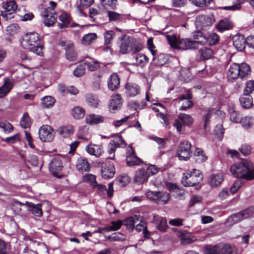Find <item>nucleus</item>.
Listing matches in <instances>:
<instances>
[{
	"instance_id": "nucleus-59",
	"label": "nucleus",
	"mask_w": 254,
	"mask_h": 254,
	"mask_svg": "<svg viewBox=\"0 0 254 254\" xmlns=\"http://www.w3.org/2000/svg\"><path fill=\"white\" fill-rule=\"evenodd\" d=\"M114 35L115 33L113 31H108L104 33L105 44L106 45H108L110 44Z\"/></svg>"
},
{
	"instance_id": "nucleus-37",
	"label": "nucleus",
	"mask_w": 254,
	"mask_h": 254,
	"mask_svg": "<svg viewBox=\"0 0 254 254\" xmlns=\"http://www.w3.org/2000/svg\"><path fill=\"white\" fill-rule=\"evenodd\" d=\"M59 133L63 137H68L73 134V130L72 126L63 127L58 130Z\"/></svg>"
},
{
	"instance_id": "nucleus-12",
	"label": "nucleus",
	"mask_w": 254,
	"mask_h": 254,
	"mask_svg": "<svg viewBox=\"0 0 254 254\" xmlns=\"http://www.w3.org/2000/svg\"><path fill=\"white\" fill-rule=\"evenodd\" d=\"M83 182L90 184L93 189L99 190H106V187L103 184H98L96 181V176L94 175L89 174L82 177Z\"/></svg>"
},
{
	"instance_id": "nucleus-47",
	"label": "nucleus",
	"mask_w": 254,
	"mask_h": 254,
	"mask_svg": "<svg viewBox=\"0 0 254 254\" xmlns=\"http://www.w3.org/2000/svg\"><path fill=\"white\" fill-rule=\"evenodd\" d=\"M240 122L242 126L246 128L249 129L254 125V120L251 117H245L240 120Z\"/></svg>"
},
{
	"instance_id": "nucleus-36",
	"label": "nucleus",
	"mask_w": 254,
	"mask_h": 254,
	"mask_svg": "<svg viewBox=\"0 0 254 254\" xmlns=\"http://www.w3.org/2000/svg\"><path fill=\"white\" fill-rule=\"evenodd\" d=\"M142 48V45L140 43L137 42L136 40L133 37H130L129 51L131 52L132 53H135L140 51Z\"/></svg>"
},
{
	"instance_id": "nucleus-29",
	"label": "nucleus",
	"mask_w": 254,
	"mask_h": 254,
	"mask_svg": "<svg viewBox=\"0 0 254 254\" xmlns=\"http://www.w3.org/2000/svg\"><path fill=\"white\" fill-rule=\"evenodd\" d=\"M148 175L146 174L145 170L139 169L135 173L134 181L138 184H142L148 179Z\"/></svg>"
},
{
	"instance_id": "nucleus-2",
	"label": "nucleus",
	"mask_w": 254,
	"mask_h": 254,
	"mask_svg": "<svg viewBox=\"0 0 254 254\" xmlns=\"http://www.w3.org/2000/svg\"><path fill=\"white\" fill-rule=\"evenodd\" d=\"M21 44L24 49L39 56L42 55L44 45L41 43L37 33L30 32L25 34L22 37Z\"/></svg>"
},
{
	"instance_id": "nucleus-48",
	"label": "nucleus",
	"mask_w": 254,
	"mask_h": 254,
	"mask_svg": "<svg viewBox=\"0 0 254 254\" xmlns=\"http://www.w3.org/2000/svg\"><path fill=\"white\" fill-rule=\"evenodd\" d=\"M129 182V178L126 175H121L116 180V184L121 187L126 186Z\"/></svg>"
},
{
	"instance_id": "nucleus-5",
	"label": "nucleus",
	"mask_w": 254,
	"mask_h": 254,
	"mask_svg": "<svg viewBox=\"0 0 254 254\" xmlns=\"http://www.w3.org/2000/svg\"><path fill=\"white\" fill-rule=\"evenodd\" d=\"M202 179L203 175L199 170L193 169L183 177L181 182L185 187H190L199 184Z\"/></svg>"
},
{
	"instance_id": "nucleus-27",
	"label": "nucleus",
	"mask_w": 254,
	"mask_h": 254,
	"mask_svg": "<svg viewBox=\"0 0 254 254\" xmlns=\"http://www.w3.org/2000/svg\"><path fill=\"white\" fill-rule=\"evenodd\" d=\"M104 119L103 116L95 114H90L87 115L86 122L90 125H96L103 122Z\"/></svg>"
},
{
	"instance_id": "nucleus-19",
	"label": "nucleus",
	"mask_w": 254,
	"mask_h": 254,
	"mask_svg": "<svg viewBox=\"0 0 254 254\" xmlns=\"http://www.w3.org/2000/svg\"><path fill=\"white\" fill-rule=\"evenodd\" d=\"M227 76L229 80L233 81L240 76V67L239 64L236 63H233L229 67L227 72Z\"/></svg>"
},
{
	"instance_id": "nucleus-20",
	"label": "nucleus",
	"mask_w": 254,
	"mask_h": 254,
	"mask_svg": "<svg viewBox=\"0 0 254 254\" xmlns=\"http://www.w3.org/2000/svg\"><path fill=\"white\" fill-rule=\"evenodd\" d=\"M115 173L114 166L112 163H108L102 167L101 174L103 178L109 179L113 178Z\"/></svg>"
},
{
	"instance_id": "nucleus-4",
	"label": "nucleus",
	"mask_w": 254,
	"mask_h": 254,
	"mask_svg": "<svg viewBox=\"0 0 254 254\" xmlns=\"http://www.w3.org/2000/svg\"><path fill=\"white\" fill-rule=\"evenodd\" d=\"M145 197L154 201L158 204H164L169 199V194L167 191H147L145 196L137 195L132 197L131 201L139 202L144 199Z\"/></svg>"
},
{
	"instance_id": "nucleus-33",
	"label": "nucleus",
	"mask_w": 254,
	"mask_h": 254,
	"mask_svg": "<svg viewBox=\"0 0 254 254\" xmlns=\"http://www.w3.org/2000/svg\"><path fill=\"white\" fill-rule=\"evenodd\" d=\"M194 156L196 162L198 163L204 162L207 159V157L203 150L199 148L195 149L194 152Z\"/></svg>"
},
{
	"instance_id": "nucleus-22",
	"label": "nucleus",
	"mask_w": 254,
	"mask_h": 254,
	"mask_svg": "<svg viewBox=\"0 0 254 254\" xmlns=\"http://www.w3.org/2000/svg\"><path fill=\"white\" fill-rule=\"evenodd\" d=\"M108 86L111 91H114L120 86V78L119 75L116 73L112 74L109 78Z\"/></svg>"
},
{
	"instance_id": "nucleus-25",
	"label": "nucleus",
	"mask_w": 254,
	"mask_h": 254,
	"mask_svg": "<svg viewBox=\"0 0 254 254\" xmlns=\"http://www.w3.org/2000/svg\"><path fill=\"white\" fill-rule=\"evenodd\" d=\"M13 87V84L9 79H4L2 86L0 87V98L4 97L10 92Z\"/></svg>"
},
{
	"instance_id": "nucleus-53",
	"label": "nucleus",
	"mask_w": 254,
	"mask_h": 254,
	"mask_svg": "<svg viewBox=\"0 0 254 254\" xmlns=\"http://www.w3.org/2000/svg\"><path fill=\"white\" fill-rule=\"evenodd\" d=\"M244 219H248L254 214V206H251L241 211Z\"/></svg>"
},
{
	"instance_id": "nucleus-60",
	"label": "nucleus",
	"mask_w": 254,
	"mask_h": 254,
	"mask_svg": "<svg viewBox=\"0 0 254 254\" xmlns=\"http://www.w3.org/2000/svg\"><path fill=\"white\" fill-rule=\"evenodd\" d=\"M111 141L115 144L117 147L124 148L126 146V143L121 136H117L114 140Z\"/></svg>"
},
{
	"instance_id": "nucleus-39",
	"label": "nucleus",
	"mask_w": 254,
	"mask_h": 254,
	"mask_svg": "<svg viewBox=\"0 0 254 254\" xmlns=\"http://www.w3.org/2000/svg\"><path fill=\"white\" fill-rule=\"evenodd\" d=\"M97 38L95 33H88L85 35L82 38V42L85 45H90Z\"/></svg>"
},
{
	"instance_id": "nucleus-57",
	"label": "nucleus",
	"mask_w": 254,
	"mask_h": 254,
	"mask_svg": "<svg viewBox=\"0 0 254 254\" xmlns=\"http://www.w3.org/2000/svg\"><path fill=\"white\" fill-rule=\"evenodd\" d=\"M108 15L110 21H120L122 19V14L115 11H108Z\"/></svg>"
},
{
	"instance_id": "nucleus-35",
	"label": "nucleus",
	"mask_w": 254,
	"mask_h": 254,
	"mask_svg": "<svg viewBox=\"0 0 254 254\" xmlns=\"http://www.w3.org/2000/svg\"><path fill=\"white\" fill-rule=\"evenodd\" d=\"M244 218L242 216L241 212L234 213L229 216L227 219V223L229 225H233L241 221Z\"/></svg>"
},
{
	"instance_id": "nucleus-16",
	"label": "nucleus",
	"mask_w": 254,
	"mask_h": 254,
	"mask_svg": "<svg viewBox=\"0 0 254 254\" xmlns=\"http://www.w3.org/2000/svg\"><path fill=\"white\" fill-rule=\"evenodd\" d=\"M90 168V164L85 158L80 157L77 159L76 168L79 172H89Z\"/></svg>"
},
{
	"instance_id": "nucleus-62",
	"label": "nucleus",
	"mask_w": 254,
	"mask_h": 254,
	"mask_svg": "<svg viewBox=\"0 0 254 254\" xmlns=\"http://www.w3.org/2000/svg\"><path fill=\"white\" fill-rule=\"evenodd\" d=\"M207 41L209 42V45H215L218 42V36L214 33H211L208 36Z\"/></svg>"
},
{
	"instance_id": "nucleus-61",
	"label": "nucleus",
	"mask_w": 254,
	"mask_h": 254,
	"mask_svg": "<svg viewBox=\"0 0 254 254\" xmlns=\"http://www.w3.org/2000/svg\"><path fill=\"white\" fill-rule=\"evenodd\" d=\"M244 3V0H238V3L229 6H224L223 9L225 10H237L241 8V5Z\"/></svg>"
},
{
	"instance_id": "nucleus-54",
	"label": "nucleus",
	"mask_w": 254,
	"mask_h": 254,
	"mask_svg": "<svg viewBox=\"0 0 254 254\" xmlns=\"http://www.w3.org/2000/svg\"><path fill=\"white\" fill-rule=\"evenodd\" d=\"M150 138L156 142L158 145V148L159 149H161L165 147L166 142L168 140L166 138H159L157 136H151L150 137Z\"/></svg>"
},
{
	"instance_id": "nucleus-14",
	"label": "nucleus",
	"mask_w": 254,
	"mask_h": 254,
	"mask_svg": "<svg viewBox=\"0 0 254 254\" xmlns=\"http://www.w3.org/2000/svg\"><path fill=\"white\" fill-rule=\"evenodd\" d=\"M43 23L48 27L53 26L57 20L56 14L50 11L49 8L45 9L43 14Z\"/></svg>"
},
{
	"instance_id": "nucleus-58",
	"label": "nucleus",
	"mask_w": 254,
	"mask_h": 254,
	"mask_svg": "<svg viewBox=\"0 0 254 254\" xmlns=\"http://www.w3.org/2000/svg\"><path fill=\"white\" fill-rule=\"evenodd\" d=\"M117 147L115 143H113L112 141L108 144V153L110 154L108 157L109 159H114L115 158V152Z\"/></svg>"
},
{
	"instance_id": "nucleus-46",
	"label": "nucleus",
	"mask_w": 254,
	"mask_h": 254,
	"mask_svg": "<svg viewBox=\"0 0 254 254\" xmlns=\"http://www.w3.org/2000/svg\"><path fill=\"white\" fill-rule=\"evenodd\" d=\"M86 101L90 106L94 108L97 107L100 102L98 98L92 94H88L86 96Z\"/></svg>"
},
{
	"instance_id": "nucleus-45",
	"label": "nucleus",
	"mask_w": 254,
	"mask_h": 254,
	"mask_svg": "<svg viewBox=\"0 0 254 254\" xmlns=\"http://www.w3.org/2000/svg\"><path fill=\"white\" fill-rule=\"evenodd\" d=\"M55 102V99L53 97L48 96L42 98L41 104L43 108H48L52 107Z\"/></svg>"
},
{
	"instance_id": "nucleus-9",
	"label": "nucleus",
	"mask_w": 254,
	"mask_h": 254,
	"mask_svg": "<svg viewBox=\"0 0 254 254\" xmlns=\"http://www.w3.org/2000/svg\"><path fill=\"white\" fill-rule=\"evenodd\" d=\"M191 144L188 141L180 143L177 149V156L180 160L187 161L191 157Z\"/></svg>"
},
{
	"instance_id": "nucleus-55",
	"label": "nucleus",
	"mask_w": 254,
	"mask_h": 254,
	"mask_svg": "<svg viewBox=\"0 0 254 254\" xmlns=\"http://www.w3.org/2000/svg\"><path fill=\"white\" fill-rule=\"evenodd\" d=\"M254 90V81L249 80L246 84V87L244 90V94L250 95V94Z\"/></svg>"
},
{
	"instance_id": "nucleus-18",
	"label": "nucleus",
	"mask_w": 254,
	"mask_h": 254,
	"mask_svg": "<svg viewBox=\"0 0 254 254\" xmlns=\"http://www.w3.org/2000/svg\"><path fill=\"white\" fill-rule=\"evenodd\" d=\"M26 207L28 211L35 216L40 217L42 216V205L40 203L35 204L33 203L26 201L25 202Z\"/></svg>"
},
{
	"instance_id": "nucleus-6",
	"label": "nucleus",
	"mask_w": 254,
	"mask_h": 254,
	"mask_svg": "<svg viewBox=\"0 0 254 254\" xmlns=\"http://www.w3.org/2000/svg\"><path fill=\"white\" fill-rule=\"evenodd\" d=\"M204 251L205 254H236L235 249L227 244L206 246L204 248Z\"/></svg>"
},
{
	"instance_id": "nucleus-52",
	"label": "nucleus",
	"mask_w": 254,
	"mask_h": 254,
	"mask_svg": "<svg viewBox=\"0 0 254 254\" xmlns=\"http://www.w3.org/2000/svg\"><path fill=\"white\" fill-rule=\"evenodd\" d=\"M157 217L155 216L154 220L158 222V224L157 226L158 229L162 231H164L167 227V221L165 218L163 217L159 218L158 220H157Z\"/></svg>"
},
{
	"instance_id": "nucleus-32",
	"label": "nucleus",
	"mask_w": 254,
	"mask_h": 254,
	"mask_svg": "<svg viewBox=\"0 0 254 254\" xmlns=\"http://www.w3.org/2000/svg\"><path fill=\"white\" fill-rule=\"evenodd\" d=\"M240 102L241 106L244 108L248 109L251 108L253 105V99L251 96L244 95L240 97Z\"/></svg>"
},
{
	"instance_id": "nucleus-34",
	"label": "nucleus",
	"mask_w": 254,
	"mask_h": 254,
	"mask_svg": "<svg viewBox=\"0 0 254 254\" xmlns=\"http://www.w3.org/2000/svg\"><path fill=\"white\" fill-rule=\"evenodd\" d=\"M223 177L222 174L212 175L209 181V184L212 187L219 186L223 181Z\"/></svg>"
},
{
	"instance_id": "nucleus-28",
	"label": "nucleus",
	"mask_w": 254,
	"mask_h": 254,
	"mask_svg": "<svg viewBox=\"0 0 254 254\" xmlns=\"http://www.w3.org/2000/svg\"><path fill=\"white\" fill-rule=\"evenodd\" d=\"M122 105L121 97L119 94L113 95L111 97V100L110 103V109L112 111H115L120 108Z\"/></svg>"
},
{
	"instance_id": "nucleus-11",
	"label": "nucleus",
	"mask_w": 254,
	"mask_h": 254,
	"mask_svg": "<svg viewBox=\"0 0 254 254\" xmlns=\"http://www.w3.org/2000/svg\"><path fill=\"white\" fill-rule=\"evenodd\" d=\"M39 136L40 140L43 142H50L54 139L55 135L51 127L45 125L40 128Z\"/></svg>"
},
{
	"instance_id": "nucleus-31",
	"label": "nucleus",
	"mask_w": 254,
	"mask_h": 254,
	"mask_svg": "<svg viewBox=\"0 0 254 254\" xmlns=\"http://www.w3.org/2000/svg\"><path fill=\"white\" fill-rule=\"evenodd\" d=\"M200 55V58L202 60H206L210 59L213 55V51L207 47H203L198 50Z\"/></svg>"
},
{
	"instance_id": "nucleus-50",
	"label": "nucleus",
	"mask_w": 254,
	"mask_h": 254,
	"mask_svg": "<svg viewBox=\"0 0 254 254\" xmlns=\"http://www.w3.org/2000/svg\"><path fill=\"white\" fill-rule=\"evenodd\" d=\"M85 65L84 64H80L73 70V75L77 77L82 76L85 73Z\"/></svg>"
},
{
	"instance_id": "nucleus-26",
	"label": "nucleus",
	"mask_w": 254,
	"mask_h": 254,
	"mask_svg": "<svg viewBox=\"0 0 254 254\" xmlns=\"http://www.w3.org/2000/svg\"><path fill=\"white\" fill-rule=\"evenodd\" d=\"M2 7L4 9V11L7 12L9 15H11L16 11L17 6L14 0H10L3 2Z\"/></svg>"
},
{
	"instance_id": "nucleus-38",
	"label": "nucleus",
	"mask_w": 254,
	"mask_h": 254,
	"mask_svg": "<svg viewBox=\"0 0 254 254\" xmlns=\"http://www.w3.org/2000/svg\"><path fill=\"white\" fill-rule=\"evenodd\" d=\"M134 228L135 230L138 232H140L142 231L143 234L144 235V236H147L148 231L147 230L146 224L145 221L143 220V218L141 216L140 220L138 221V223H137L135 225Z\"/></svg>"
},
{
	"instance_id": "nucleus-40",
	"label": "nucleus",
	"mask_w": 254,
	"mask_h": 254,
	"mask_svg": "<svg viewBox=\"0 0 254 254\" xmlns=\"http://www.w3.org/2000/svg\"><path fill=\"white\" fill-rule=\"evenodd\" d=\"M84 64L87 66L89 70L92 71L97 70L100 66V63L94 60L90 61H85Z\"/></svg>"
},
{
	"instance_id": "nucleus-13",
	"label": "nucleus",
	"mask_w": 254,
	"mask_h": 254,
	"mask_svg": "<svg viewBox=\"0 0 254 254\" xmlns=\"http://www.w3.org/2000/svg\"><path fill=\"white\" fill-rule=\"evenodd\" d=\"M63 168L62 161L60 157L54 158L49 164V170L55 176H58Z\"/></svg>"
},
{
	"instance_id": "nucleus-21",
	"label": "nucleus",
	"mask_w": 254,
	"mask_h": 254,
	"mask_svg": "<svg viewBox=\"0 0 254 254\" xmlns=\"http://www.w3.org/2000/svg\"><path fill=\"white\" fill-rule=\"evenodd\" d=\"M87 152L92 155L99 157L103 153V149L102 145L90 144L87 146L86 149Z\"/></svg>"
},
{
	"instance_id": "nucleus-23",
	"label": "nucleus",
	"mask_w": 254,
	"mask_h": 254,
	"mask_svg": "<svg viewBox=\"0 0 254 254\" xmlns=\"http://www.w3.org/2000/svg\"><path fill=\"white\" fill-rule=\"evenodd\" d=\"M127 94L130 97H133L139 94L140 88L139 86L135 83H127L126 85Z\"/></svg>"
},
{
	"instance_id": "nucleus-49",
	"label": "nucleus",
	"mask_w": 254,
	"mask_h": 254,
	"mask_svg": "<svg viewBox=\"0 0 254 254\" xmlns=\"http://www.w3.org/2000/svg\"><path fill=\"white\" fill-rule=\"evenodd\" d=\"M136 64L140 66H143L148 63V58L142 54H138L135 56Z\"/></svg>"
},
{
	"instance_id": "nucleus-3",
	"label": "nucleus",
	"mask_w": 254,
	"mask_h": 254,
	"mask_svg": "<svg viewBox=\"0 0 254 254\" xmlns=\"http://www.w3.org/2000/svg\"><path fill=\"white\" fill-rule=\"evenodd\" d=\"M166 38L171 47L183 50L196 49V43L188 39H180L174 35H167Z\"/></svg>"
},
{
	"instance_id": "nucleus-15",
	"label": "nucleus",
	"mask_w": 254,
	"mask_h": 254,
	"mask_svg": "<svg viewBox=\"0 0 254 254\" xmlns=\"http://www.w3.org/2000/svg\"><path fill=\"white\" fill-rule=\"evenodd\" d=\"M119 39L120 41V52L122 54L127 53L129 51L130 37L124 35L120 37Z\"/></svg>"
},
{
	"instance_id": "nucleus-41",
	"label": "nucleus",
	"mask_w": 254,
	"mask_h": 254,
	"mask_svg": "<svg viewBox=\"0 0 254 254\" xmlns=\"http://www.w3.org/2000/svg\"><path fill=\"white\" fill-rule=\"evenodd\" d=\"M126 161L127 165L129 166L139 165L141 162L140 159L135 154L127 155Z\"/></svg>"
},
{
	"instance_id": "nucleus-44",
	"label": "nucleus",
	"mask_w": 254,
	"mask_h": 254,
	"mask_svg": "<svg viewBox=\"0 0 254 254\" xmlns=\"http://www.w3.org/2000/svg\"><path fill=\"white\" fill-rule=\"evenodd\" d=\"M240 67V77L243 78L248 75L250 74L251 69L250 66L246 63H243L241 65L239 64Z\"/></svg>"
},
{
	"instance_id": "nucleus-42",
	"label": "nucleus",
	"mask_w": 254,
	"mask_h": 254,
	"mask_svg": "<svg viewBox=\"0 0 254 254\" xmlns=\"http://www.w3.org/2000/svg\"><path fill=\"white\" fill-rule=\"evenodd\" d=\"M179 103L182 105L180 109L181 110H186L193 105V103L190 100L186 99L185 95H182L180 97Z\"/></svg>"
},
{
	"instance_id": "nucleus-30",
	"label": "nucleus",
	"mask_w": 254,
	"mask_h": 254,
	"mask_svg": "<svg viewBox=\"0 0 254 254\" xmlns=\"http://www.w3.org/2000/svg\"><path fill=\"white\" fill-rule=\"evenodd\" d=\"M233 27V24L229 19L224 18L219 21L216 25L217 29L220 31L227 30Z\"/></svg>"
},
{
	"instance_id": "nucleus-7",
	"label": "nucleus",
	"mask_w": 254,
	"mask_h": 254,
	"mask_svg": "<svg viewBox=\"0 0 254 254\" xmlns=\"http://www.w3.org/2000/svg\"><path fill=\"white\" fill-rule=\"evenodd\" d=\"M178 119L174 121L173 126L176 128L179 133L183 132L185 130V126L191 125L194 120L190 115L180 113L178 116Z\"/></svg>"
},
{
	"instance_id": "nucleus-24",
	"label": "nucleus",
	"mask_w": 254,
	"mask_h": 254,
	"mask_svg": "<svg viewBox=\"0 0 254 254\" xmlns=\"http://www.w3.org/2000/svg\"><path fill=\"white\" fill-rule=\"evenodd\" d=\"M140 218L141 216L135 215L132 217L126 219L124 224L128 230L130 231H132L135 227V225L138 223V221L140 220Z\"/></svg>"
},
{
	"instance_id": "nucleus-56",
	"label": "nucleus",
	"mask_w": 254,
	"mask_h": 254,
	"mask_svg": "<svg viewBox=\"0 0 254 254\" xmlns=\"http://www.w3.org/2000/svg\"><path fill=\"white\" fill-rule=\"evenodd\" d=\"M102 5L106 8L109 7L112 9L116 8L117 0H101Z\"/></svg>"
},
{
	"instance_id": "nucleus-1",
	"label": "nucleus",
	"mask_w": 254,
	"mask_h": 254,
	"mask_svg": "<svg viewBox=\"0 0 254 254\" xmlns=\"http://www.w3.org/2000/svg\"><path fill=\"white\" fill-rule=\"evenodd\" d=\"M230 171L236 177L248 180L254 179V164L248 160L232 165Z\"/></svg>"
},
{
	"instance_id": "nucleus-43",
	"label": "nucleus",
	"mask_w": 254,
	"mask_h": 254,
	"mask_svg": "<svg viewBox=\"0 0 254 254\" xmlns=\"http://www.w3.org/2000/svg\"><path fill=\"white\" fill-rule=\"evenodd\" d=\"M72 115L73 117L76 119H80L85 115V111L81 107L79 106L75 107L72 110Z\"/></svg>"
},
{
	"instance_id": "nucleus-10",
	"label": "nucleus",
	"mask_w": 254,
	"mask_h": 254,
	"mask_svg": "<svg viewBox=\"0 0 254 254\" xmlns=\"http://www.w3.org/2000/svg\"><path fill=\"white\" fill-rule=\"evenodd\" d=\"M60 45L64 47L67 60L70 62H74L77 60V53L74 49L73 44L70 41H61Z\"/></svg>"
},
{
	"instance_id": "nucleus-64",
	"label": "nucleus",
	"mask_w": 254,
	"mask_h": 254,
	"mask_svg": "<svg viewBox=\"0 0 254 254\" xmlns=\"http://www.w3.org/2000/svg\"><path fill=\"white\" fill-rule=\"evenodd\" d=\"M0 128H2L4 131L6 132H9L13 130L12 126L7 122L0 123Z\"/></svg>"
},
{
	"instance_id": "nucleus-51",
	"label": "nucleus",
	"mask_w": 254,
	"mask_h": 254,
	"mask_svg": "<svg viewBox=\"0 0 254 254\" xmlns=\"http://www.w3.org/2000/svg\"><path fill=\"white\" fill-rule=\"evenodd\" d=\"M31 123L30 118L28 114L27 113L24 114L21 119L20 126L23 128H26L30 127Z\"/></svg>"
},
{
	"instance_id": "nucleus-63",
	"label": "nucleus",
	"mask_w": 254,
	"mask_h": 254,
	"mask_svg": "<svg viewBox=\"0 0 254 254\" xmlns=\"http://www.w3.org/2000/svg\"><path fill=\"white\" fill-rule=\"evenodd\" d=\"M214 111L213 110L207 109L205 111V114L204 116V128H206L207 126L209 124L210 122V118L213 114Z\"/></svg>"
},
{
	"instance_id": "nucleus-8",
	"label": "nucleus",
	"mask_w": 254,
	"mask_h": 254,
	"mask_svg": "<svg viewBox=\"0 0 254 254\" xmlns=\"http://www.w3.org/2000/svg\"><path fill=\"white\" fill-rule=\"evenodd\" d=\"M214 21L213 15H200L196 17L195 23L197 29L204 30L211 27Z\"/></svg>"
},
{
	"instance_id": "nucleus-17",
	"label": "nucleus",
	"mask_w": 254,
	"mask_h": 254,
	"mask_svg": "<svg viewBox=\"0 0 254 254\" xmlns=\"http://www.w3.org/2000/svg\"><path fill=\"white\" fill-rule=\"evenodd\" d=\"M232 39L234 46L238 51H241L245 49L247 41L243 35L237 34L233 37Z\"/></svg>"
}]
</instances>
